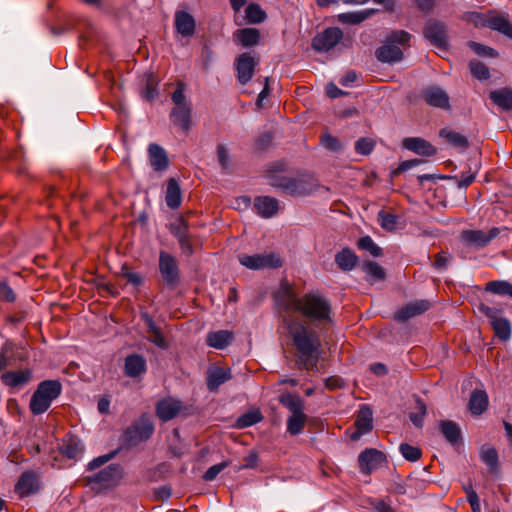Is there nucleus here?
I'll return each mask as SVG.
<instances>
[{
    "label": "nucleus",
    "mask_w": 512,
    "mask_h": 512,
    "mask_svg": "<svg viewBox=\"0 0 512 512\" xmlns=\"http://www.w3.org/2000/svg\"><path fill=\"white\" fill-rule=\"evenodd\" d=\"M293 345L297 351L299 369L308 370L319 362L321 339L315 330L309 329L302 322H293L288 326Z\"/></svg>",
    "instance_id": "2"
},
{
    "label": "nucleus",
    "mask_w": 512,
    "mask_h": 512,
    "mask_svg": "<svg viewBox=\"0 0 512 512\" xmlns=\"http://www.w3.org/2000/svg\"><path fill=\"white\" fill-rule=\"evenodd\" d=\"M233 339L234 336L232 332L228 330H218L210 332L207 335L206 343L212 348L222 350L229 346Z\"/></svg>",
    "instance_id": "36"
},
{
    "label": "nucleus",
    "mask_w": 512,
    "mask_h": 512,
    "mask_svg": "<svg viewBox=\"0 0 512 512\" xmlns=\"http://www.w3.org/2000/svg\"><path fill=\"white\" fill-rule=\"evenodd\" d=\"M320 143L326 150L333 153H339L343 150L340 139L328 132L321 135Z\"/></svg>",
    "instance_id": "55"
},
{
    "label": "nucleus",
    "mask_w": 512,
    "mask_h": 512,
    "mask_svg": "<svg viewBox=\"0 0 512 512\" xmlns=\"http://www.w3.org/2000/svg\"><path fill=\"white\" fill-rule=\"evenodd\" d=\"M386 462V455L375 448H366L358 456L359 469L365 476H369L374 470L382 467Z\"/></svg>",
    "instance_id": "14"
},
{
    "label": "nucleus",
    "mask_w": 512,
    "mask_h": 512,
    "mask_svg": "<svg viewBox=\"0 0 512 512\" xmlns=\"http://www.w3.org/2000/svg\"><path fill=\"white\" fill-rule=\"evenodd\" d=\"M62 383L58 379L41 381L33 392L29 409L35 416L44 414L62 393Z\"/></svg>",
    "instance_id": "6"
},
{
    "label": "nucleus",
    "mask_w": 512,
    "mask_h": 512,
    "mask_svg": "<svg viewBox=\"0 0 512 512\" xmlns=\"http://www.w3.org/2000/svg\"><path fill=\"white\" fill-rule=\"evenodd\" d=\"M147 370L146 359L143 355L133 353L128 355L124 361V374L130 378L139 377Z\"/></svg>",
    "instance_id": "29"
},
{
    "label": "nucleus",
    "mask_w": 512,
    "mask_h": 512,
    "mask_svg": "<svg viewBox=\"0 0 512 512\" xmlns=\"http://www.w3.org/2000/svg\"><path fill=\"white\" fill-rule=\"evenodd\" d=\"M3 385L10 388L11 392L21 389L32 379V370L29 368L19 371H6L0 376Z\"/></svg>",
    "instance_id": "19"
},
{
    "label": "nucleus",
    "mask_w": 512,
    "mask_h": 512,
    "mask_svg": "<svg viewBox=\"0 0 512 512\" xmlns=\"http://www.w3.org/2000/svg\"><path fill=\"white\" fill-rule=\"evenodd\" d=\"M259 61V57L251 52L241 53L235 58L236 79L241 85H246L251 81Z\"/></svg>",
    "instance_id": "12"
},
{
    "label": "nucleus",
    "mask_w": 512,
    "mask_h": 512,
    "mask_svg": "<svg viewBox=\"0 0 512 512\" xmlns=\"http://www.w3.org/2000/svg\"><path fill=\"white\" fill-rule=\"evenodd\" d=\"M402 147L422 157H432L437 153L436 147L421 137L405 138L402 141Z\"/></svg>",
    "instance_id": "23"
},
{
    "label": "nucleus",
    "mask_w": 512,
    "mask_h": 512,
    "mask_svg": "<svg viewBox=\"0 0 512 512\" xmlns=\"http://www.w3.org/2000/svg\"><path fill=\"white\" fill-rule=\"evenodd\" d=\"M420 98L431 107L443 110L450 109L448 94L438 86L431 85L423 88L420 92Z\"/></svg>",
    "instance_id": "17"
},
{
    "label": "nucleus",
    "mask_w": 512,
    "mask_h": 512,
    "mask_svg": "<svg viewBox=\"0 0 512 512\" xmlns=\"http://www.w3.org/2000/svg\"><path fill=\"white\" fill-rule=\"evenodd\" d=\"M253 208L260 217L268 219L277 214L279 202L271 196H257L254 198Z\"/></svg>",
    "instance_id": "28"
},
{
    "label": "nucleus",
    "mask_w": 512,
    "mask_h": 512,
    "mask_svg": "<svg viewBox=\"0 0 512 512\" xmlns=\"http://www.w3.org/2000/svg\"><path fill=\"white\" fill-rule=\"evenodd\" d=\"M124 476V469L120 464L112 463L102 469L94 476H85L81 480H121Z\"/></svg>",
    "instance_id": "37"
},
{
    "label": "nucleus",
    "mask_w": 512,
    "mask_h": 512,
    "mask_svg": "<svg viewBox=\"0 0 512 512\" xmlns=\"http://www.w3.org/2000/svg\"><path fill=\"white\" fill-rule=\"evenodd\" d=\"M155 425L150 414L144 412L124 429L119 438L122 450H131L141 443L147 442L154 434Z\"/></svg>",
    "instance_id": "4"
},
{
    "label": "nucleus",
    "mask_w": 512,
    "mask_h": 512,
    "mask_svg": "<svg viewBox=\"0 0 512 512\" xmlns=\"http://www.w3.org/2000/svg\"><path fill=\"white\" fill-rule=\"evenodd\" d=\"M141 96L148 102H153L159 96L158 79L153 73L147 74Z\"/></svg>",
    "instance_id": "44"
},
{
    "label": "nucleus",
    "mask_w": 512,
    "mask_h": 512,
    "mask_svg": "<svg viewBox=\"0 0 512 512\" xmlns=\"http://www.w3.org/2000/svg\"><path fill=\"white\" fill-rule=\"evenodd\" d=\"M412 35L405 30H391L385 36L383 44L376 48L374 55L377 61L389 65L401 62L404 52L400 48L410 47Z\"/></svg>",
    "instance_id": "3"
},
{
    "label": "nucleus",
    "mask_w": 512,
    "mask_h": 512,
    "mask_svg": "<svg viewBox=\"0 0 512 512\" xmlns=\"http://www.w3.org/2000/svg\"><path fill=\"white\" fill-rule=\"evenodd\" d=\"M289 290L283 295H275L276 303L285 311L294 309V311L302 314L305 318L318 323H331V303L318 290H311L301 297L290 301L287 299Z\"/></svg>",
    "instance_id": "1"
},
{
    "label": "nucleus",
    "mask_w": 512,
    "mask_h": 512,
    "mask_svg": "<svg viewBox=\"0 0 512 512\" xmlns=\"http://www.w3.org/2000/svg\"><path fill=\"white\" fill-rule=\"evenodd\" d=\"M245 16L249 23L260 24L262 23L267 15L259 4L250 3L245 9Z\"/></svg>",
    "instance_id": "49"
},
{
    "label": "nucleus",
    "mask_w": 512,
    "mask_h": 512,
    "mask_svg": "<svg viewBox=\"0 0 512 512\" xmlns=\"http://www.w3.org/2000/svg\"><path fill=\"white\" fill-rule=\"evenodd\" d=\"M478 310L488 318L496 338L504 343L511 339L512 323L507 317L500 316L502 313L500 308L490 307L484 303H480Z\"/></svg>",
    "instance_id": "8"
},
{
    "label": "nucleus",
    "mask_w": 512,
    "mask_h": 512,
    "mask_svg": "<svg viewBox=\"0 0 512 512\" xmlns=\"http://www.w3.org/2000/svg\"><path fill=\"white\" fill-rule=\"evenodd\" d=\"M375 148V142L369 137H361L355 142V152L359 155H370Z\"/></svg>",
    "instance_id": "59"
},
{
    "label": "nucleus",
    "mask_w": 512,
    "mask_h": 512,
    "mask_svg": "<svg viewBox=\"0 0 512 512\" xmlns=\"http://www.w3.org/2000/svg\"><path fill=\"white\" fill-rule=\"evenodd\" d=\"M171 100L174 107H183L187 105H192L190 102L186 101V95H185V84L183 82H179L177 84L176 89L171 95Z\"/></svg>",
    "instance_id": "61"
},
{
    "label": "nucleus",
    "mask_w": 512,
    "mask_h": 512,
    "mask_svg": "<svg viewBox=\"0 0 512 512\" xmlns=\"http://www.w3.org/2000/svg\"><path fill=\"white\" fill-rule=\"evenodd\" d=\"M480 460L486 466L488 472L498 477L501 474V464L499 461L498 451L490 444H484L479 450Z\"/></svg>",
    "instance_id": "22"
},
{
    "label": "nucleus",
    "mask_w": 512,
    "mask_h": 512,
    "mask_svg": "<svg viewBox=\"0 0 512 512\" xmlns=\"http://www.w3.org/2000/svg\"><path fill=\"white\" fill-rule=\"evenodd\" d=\"M467 45L474 53L479 56L490 58H497L499 56V52L490 46H486L475 41H469Z\"/></svg>",
    "instance_id": "56"
},
{
    "label": "nucleus",
    "mask_w": 512,
    "mask_h": 512,
    "mask_svg": "<svg viewBox=\"0 0 512 512\" xmlns=\"http://www.w3.org/2000/svg\"><path fill=\"white\" fill-rule=\"evenodd\" d=\"M59 450L61 454L68 459H76L77 456L82 452L79 439L76 436L70 434L65 436L62 444L59 446Z\"/></svg>",
    "instance_id": "41"
},
{
    "label": "nucleus",
    "mask_w": 512,
    "mask_h": 512,
    "mask_svg": "<svg viewBox=\"0 0 512 512\" xmlns=\"http://www.w3.org/2000/svg\"><path fill=\"white\" fill-rule=\"evenodd\" d=\"M377 219L382 229L392 232L397 228L399 216L381 209L377 214Z\"/></svg>",
    "instance_id": "50"
},
{
    "label": "nucleus",
    "mask_w": 512,
    "mask_h": 512,
    "mask_svg": "<svg viewBox=\"0 0 512 512\" xmlns=\"http://www.w3.org/2000/svg\"><path fill=\"white\" fill-rule=\"evenodd\" d=\"M158 270L161 282L166 289L173 291L181 284L179 262L171 253L164 250L159 252Z\"/></svg>",
    "instance_id": "7"
},
{
    "label": "nucleus",
    "mask_w": 512,
    "mask_h": 512,
    "mask_svg": "<svg viewBox=\"0 0 512 512\" xmlns=\"http://www.w3.org/2000/svg\"><path fill=\"white\" fill-rule=\"evenodd\" d=\"M464 490L466 491L467 499L470 503L472 511L481 512L480 499L472 487V482H468L467 485H464Z\"/></svg>",
    "instance_id": "64"
},
{
    "label": "nucleus",
    "mask_w": 512,
    "mask_h": 512,
    "mask_svg": "<svg viewBox=\"0 0 512 512\" xmlns=\"http://www.w3.org/2000/svg\"><path fill=\"white\" fill-rule=\"evenodd\" d=\"M481 27L497 31L512 40V23L502 15H490L481 23Z\"/></svg>",
    "instance_id": "31"
},
{
    "label": "nucleus",
    "mask_w": 512,
    "mask_h": 512,
    "mask_svg": "<svg viewBox=\"0 0 512 512\" xmlns=\"http://www.w3.org/2000/svg\"><path fill=\"white\" fill-rule=\"evenodd\" d=\"M268 184L282 194L291 197H305L317 191L319 185L310 181V179L298 176H277L271 175Z\"/></svg>",
    "instance_id": "5"
},
{
    "label": "nucleus",
    "mask_w": 512,
    "mask_h": 512,
    "mask_svg": "<svg viewBox=\"0 0 512 512\" xmlns=\"http://www.w3.org/2000/svg\"><path fill=\"white\" fill-rule=\"evenodd\" d=\"M460 236L461 239L469 246H474L476 248H484L487 246L485 232L482 230H463Z\"/></svg>",
    "instance_id": "43"
},
{
    "label": "nucleus",
    "mask_w": 512,
    "mask_h": 512,
    "mask_svg": "<svg viewBox=\"0 0 512 512\" xmlns=\"http://www.w3.org/2000/svg\"><path fill=\"white\" fill-rule=\"evenodd\" d=\"M169 119L174 126L187 134L192 126V105L173 107Z\"/></svg>",
    "instance_id": "21"
},
{
    "label": "nucleus",
    "mask_w": 512,
    "mask_h": 512,
    "mask_svg": "<svg viewBox=\"0 0 512 512\" xmlns=\"http://www.w3.org/2000/svg\"><path fill=\"white\" fill-rule=\"evenodd\" d=\"M165 201L172 210L179 208L182 203V191L176 178L171 177L167 181Z\"/></svg>",
    "instance_id": "32"
},
{
    "label": "nucleus",
    "mask_w": 512,
    "mask_h": 512,
    "mask_svg": "<svg viewBox=\"0 0 512 512\" xmlns=\"http://www.w3.org/2000/svg\"><path fill=\"white\" fill-rule=\"evenodd\" d=\"M401 455L410 462H415L420 459L422 451L419 447L410 445L408 443H401L399 446Z\"/></svg>",
    "instance_id": "58"
},
{
    "label": "nucleus",
    "mask_w": 512,
    "mask_h": 512,
    "mask_svg": "<svg viewBox=\"0 0 512 512\" xmlns=\"http://www.w3.org/2000/svg\"><path fill=\"white\" fill-rule=\"evenodd\" d=\"M263 419L260 411H248L242 414L236 421L238 428H247L259 423Z\"/></svg>",
    "instance_id": "53"
},
{
    "label": "nucleus",
    "mask_w": 512,
    "mask_h": 512,
    "mask_svg": "<svg viewBox=\"0 0 512 512\" xmlns=\"http://www.w3.org/2000/svg\"><path fill=\"white\" fill-rule=\"evenodd\" d=\"M119 451H120V449L117 448V449L109 452L108 454L101 455V456L94 458L92 461L89 462L87 469L89 471H92L96 468L101 467L102 465H104L107 462H109L110 460H112L119 453Z\"/></svg>",
    "instance_id": "63"
},
{
    "label": "nucleus",
    "mask_w": 512,
    "mask_h": 512,
    "mask_svg": "<svg viewBox=\"0 0 512 512\" xmlns=\"http://www.w3.org/2000/svg\"><path fill=\"white\" fill-rule=\"evenodd\" d=\"M357 248L368 251L375 258L383 256V249L379 247L369 235L358 239Z\"/></svg>",
    "instance_id": "47"
},
{
    "label": "nucleus",
    "mask_w": 512,
    "mask_h": 512,
    "mask_svg": "<svg viewBox=\"0 0 512 512\" xmlns=\"http://www.w3.org/2000/svg\"><path fill=\"white\" fill-rule=\"evenodd\" d=\"M361 270L366 274V280L370 283L384 281L386 279L385 269L375 261H363Z\"/></svg>",
    "instance_id": "40"
},
{
    "label": "nucleus",
    "mask_w": 512,
    "mask_h": 512,
    "mask_svg": "<svg viewBox=\"0 0 512 512\" xmlns=\"http://www.w3.org/2000/svg\"><path fill=\"white\" fill-rule=\"evenodd\" d=\"M334 261L341 271L348 272L357 266L359 257L351 248L344 247L335 254Z\"/></svg>",
    "instance_id": "30"
},
{
    "label": "nucleus",
    "mask_w": 512,
    "mask_h": 512,
    "mask_svg": "<svg viewBox=\"0 0 512 512\" xmlns=\"http://www.w3.org/2000/svg\"><path fill=\"white\" fill-rule=\"evenodd\" d=\"M343 38V31L339 27H328L317 33L311 42V47L318 53L332 50Z\"/></svg>",
    "instance_id": "13"
},
{
    "label": "nucleus",
    "mask_w": 512,
    "mask_h": 512,
    "mask_svg": "<svg viewBox=\"0 0 512 512\" xmlns=\"http://www.w3.org/2000/svg\"><path fill=\"white\" fill-rule=\"evenodd\" d=\"M423 36L432 46L444 51L449 49L448 26L445 22L430 18L423 28Z\"/></svg>",
    "instance_id": "9"
},
{
    "label": "nucleus",
    "mask_w": 512,
    "mask_h": 512,
    "mask_svg": "<svg viewBox=\"0 0 512 512\" xmlns=\"http://www.w3.org/2000/svg\"><path fill=\"white\" fill-rule=\"evenodd\" d=\"M439 137L444 138L447 143L455 148H461L465 150L469 147V140L466 136L447 127L440 129Z\"/></svg>",
    "instance_id": "42"
},
{
    "label": "nucleus",
    "mask_w": 512,
    "mask_h": 512,
    "mask_svg": "<svg viewBox=\"0 0 512 512\" xmlns=\"http://www.w3.org/2000/svg\"><path fill=\"white\" fill-rule=\"evenodd\" d=\"M306 421L307 416L305 413L290 415L287 418V432L292 436L299 435L303 431Z\"/></svg>",
    "instance_id": "45"
},
{
    "label": "nucleus",
    "mask_w": 512,
    "mask_h": 512,
    "mask_svg": "<svg viewBox=\"0 0 512 512\" xmlns=\"http://www.w3.org/2000/svg\"><path fill=\"white\" fill-rule=\"evenodd\" d=\"M424 162H425V160L419 159V158H413V159L402 161L399 163L398 167L391 172V175H392V177L399 176L403 172H406L409 169L419 166L420 164H422Z\"/></svg>",
    "instance_id": "62"
},
{
    "label": "nucleus",
    "mask_w": 512,
    "mask_h": 512,
    "mask_svg": "<svg viewBox=\"0 0 512 512\" xmlns=\"http://www.w3.org/2000/svg\"><path fill=\"white\" fill-rule=\"evenodd\" d=\"M148 156L150 166L156 172H162L169 167V158L166 150L156 143H150L148 146Z\"/></svg>",
    "instance_id": "26"
},
{
    "label": "nucleus",
    "mask_w": 512,
    "mask_h": 512,
    "mask_svg": "<svg viewBox=\"0 0 512 512\" xmlns=\"http://www.w3.org/2000/svg\"><path fill=\"white\" fill-rule=\"evenodd\" d=\"M119 275L126 279L128 284H131L135 288H139L144 284V277L142 274L133 272L130 270L128 264H123Z\"/></svg>",
    "instance_id": "51"
},
{
    "label": "nucleus",
    "mask_w": 512,
    "mask_h": 512,
    "mask_svg": "<svg viewBox=\"0 0 512 512\" xmlns=\"http://www.w3.org/2000/svg\"><path fill=\"white\" fill-rule=\"evenodd\" d=\"M240 264L250 270L277 269L283 264L278 253L270 252L268 254H239Z\"/></svg>",
    "instance_id": "10"
},
{
    "label": "nucleus",
    "mask_w": 512,
    "mask_h": 512,
    "mask_svg": "<svg viewBox=\"0 0 512 512\" xmlns=\"http://www.w3.org/2000/svg\"><path fill=\"white\" fill-rule=\"evenodd\" d=\"M174 26L182 37H192L195 34L196 22L194 17L184 10H177L174 15Z\"/></svg>",
    "instance_id": "25"
},
{
    "label": "nucleus",
    "mask_w": 512,
    "mask_h": 512,
    "mask_svg": "<svg viewBox=\"0 0 512 512\" xmlns=\"http://www.w3.org/2000/svg\"><path fill=\"white\" fill-rule=\"evenodd\" d=\"M453 257L448 251H441L434 256L432 267L438 271H445L448 269Z\"/></svg>",
    "instance_id": "60"
},
{
    "label": "nucleus",
    "mask_w": 512,
    "mask_h": 512,
    "mask_svg": "<svg viewBox=\"0 0 512 512\" xmlns=\"http://www.w3.org/2000/svg\"><path fill=\"white\" fill-rule=\"evenodd\" d=\"M377 12L376 9H364L360 11L338 14L337 19L342 24L357 25L369 19Z\"/></svg>",
    "instance_id": "39"
},
{
    "label": "nucleus",
    "mask_w": 512,
    "mask_h": 512,
    "mask_svg": "<svg viewBox=\"0 0 512 512\" xmlns=\"http://www.w3.org/2000/svg\"><path fill=\"white\" fill-rule=\"evenodd\" d=\"M181 401L173 397H164L156 402L155 415L164 423L180 414Z\"/></svg>",
    "instance_id": "18"
},
{
    "label": "nucleus",
    "mask_w": 512,
    "mask_h": 512,
    "mask_svg": "<svg viewBox=\"0 0 512 512\" xmlns=\"http://www.w3.org/2000/svg\"><path fill=\"white\" fill-rule=\"evenodd\" d=\"M431 307L432 303L427 299H417L410 301L395 312L394 320L400 323H404L413 317L424 314Z\"/></svg>",
    "instance_id": "15"
},
{
    "label": "nucleus",
    "mask_w": 512,
    "mask_h": 512,
    "mask_svg": "<svg viewBox=\"0 0 512 512\" xmlns=\"http://www.w3.org/2000/svg\"><path fill=\"white\" fill-rule=\"evenodd\" d=\"M511 284L512 283L508 280H493L486 284L485 291L500 297H505Z\"/></svg>",
    "instance_id": "54"
},
{
    "label": "nucleus",
    "mask_w": 512,
    "mask_h": 512,
    "mask_svg": "<svg viewBox=\"0 0 512 512\" xmlns=\"http://www.w3.org/2000/svg\"><path fill=\"white\" fill-rule=\"evenodd\" d=\"M232 378L230 368L210 366L206 372V385L210 392L218 391L219 387Z\"/></svg>",
    "instance_id": "20"
},
{
    "label": "nucleus",
    "mask_w": 512,
    "mask_h": 512,
    "mask_svg": "<svg viewBox=\"0 0 512 512\" xmlns=\"http://www.w3.org/2000/svg\"><path fill=\"white\" fill-rule=\"evenodd\" d=\"M480 162L474 163V171H464L461 173V176L458 177V180H454L457 184L458 188H467L469 185H471L476 178V174L478 173L480 169Z\"/></svg>",
    "instance_id": "57"
},
{
    "label": "nucleus",
    "mask_w": 512,
    "mask_h": 512,
    "mask_svg": "<svg viewBox=\"0 0 512 512\" xmlns=\"http://www.w3.org/2000/svg\"><path fill=\"white\" fill-rule=\"evenodd\" d=\"M140 318L147 326L148 332L151 334L149 341L160 349L166 350L169 348V344L162 333L161 329L156 325L153 318L147 311L140 312Z\"/></svg>",
    "instance_id": "27"
},
{
    "label": "nucleus",
    "mask_w": 512,
    "mask_h": 512,
    "mask_svg": "<svg viewBox=\"0 0 512 512\" xmlns=\"http://www.w3.org/2000/svg\"><path fill=\"white\" fill-rule=\"evenodd\" d=\"M415 402L417 412L410 413L409 419L416 428L421 429L424 425V418L427 412V406L423 399L420 398L419 396H416Z\"/></svg>",
    "instance_id": "48"
},
{
    "label": "nucleus",
    "mask_w": 512,
    "mask_h": 512,
    "mask_svg": "<svg viewBox=\"0 0 512 512\" xmlns=\"http://www.w3.org/2000/svg\"><path fill=\"white\" fill-rule=\"evenodd\" d=\"M234 38L243 47L249 48L259 44L261 34L257 28H241L234 32Z\"/></svg>",
    "instance_id": "34"
},
{
    "label": "nucleus",
    "mask_w": 512,
    "mask_h": 512,
    "mask_svg": "<svg viewBox=\"0 0 512 512\" xmlns=\"http://www.w3.org/2000/svg\"><path fill=\"white\" fill-rule=\"evenodd\" d=\"M469 69L471 72V75L480 81H485L490 78V70L489 68L478 60H471L469 62Z\"/></svg>",
    "instance_id": "52"
},
{
    "label": "nucleus",
    "mask_w": 512,
    "mask_h": 512,
    "mask_svg": "<svg viewBox=\"0 0 512 512\" xmlns=\"http://www.w3.org/2000/svg\"><path fill=\"white\" fill-rule=\"evenodd\" d=\"M355 431L351 433L352 441L359 440L364 434L373 429V412L369 405L362 404L354 422Z\"/></svg>",
    "instance_id": "16"
},
{
    "label": "nucleus",
    "mask_w": 512,
    "mask_h": 512,
    "mask_svg": "<svg viewBox=\"0 0 512 512\" xmlns=\"http://www.w3.org/2000/svg\"><path fill=\"white\" fill-rule=\"evenodd\" d=\"M438 429L444 439L453 447L458 446L463 441L462 431L459 424L453 420H440Z\"/></svg>",
    "instance_id": "24"
},
{
    "label": "nucleus",
    "mask_w": 512,
    "mask_h": 512,
    "mask_svg": "<svg viewBox=\"0 0 512 512\" xmlns=\"http://www.w3.org/2000/svg\"><path fill=\"white\" fill-rule=\"evenodd\" d=\"M489 399L485 390L475 389L471 392L468 407L473 415H481L488 408Z\"/></svg>",
    "instance_id": "33"
},
{
    "label": "nucleus",
    "mask_w": 512,
    "mask_h": 512,
    "mask_svg": "<svg viewBox=\"0 0 512 512\" xmlns=\"http://www.w3.org/2000/svg\"><path fill=\"white\" fill-rule=\"evenodd\" d=\"M278 401L290 411L291 415L304 413V401L298 394L283 392L279 395Z\"/></svg>",
    "instance_id": "35"
},
{
    "label": "nucleus",
    "mask_w": 512,
    "mask_h": 512,
    "mask_svg": "<svg viewBox=\"0 0 512 512\" xmlns=\"http://www.w3.org/2000/svg\"><path fill=\"white\" fill-rule=\"evenodd\" d=\"M41 489V482H16L14 492L19 498H24L37 494Z\"/></svg>",
    "instance_id": "46"
},
{
    "label": "nucleus",
    "mask_w": 512,
    "mask_h": 512,
    "mask_svg": "<svg viewBox=\"0 0 512 512\" xmlns=\"http://www.w3.org/2000/svg\"><path fill=\"white\" fill-rule=\"evenodd\" d=\"M490 100L504 111L512 110V89L503 87L489 94Z\"/></svg>",
    "instance_id": "38"
},
{
    "label": "nucleus",
    "mask_w": 512,
    "mask_h": 512,
    "mask_svg": "<svg viewBox=\"0 0 512 512\" xmlns=\"http://www.w3.org/2000/svg\"><path fill=\"white\" fill-rule=\"evenodd\" d=\"M169 231L177 239L182 254L186 257L192 256L194 254L193 235L189 232L188 222L180 216L174 223L170 224Z\"/></svg>",
    "instance_id": "11"
}]
</instances>
